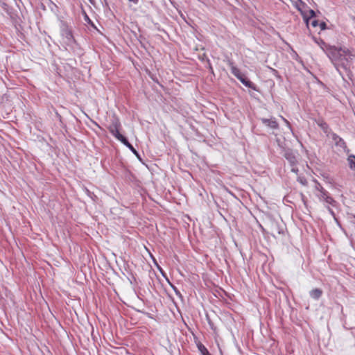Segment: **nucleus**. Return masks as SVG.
<instances>
[{"mask_svg": "<svg viewBox=\"0 0 355 355\" xmlns=\"http://www.w3.org/2000/svg\"><path fill=\"white\" fill-rule=\"evenodd\" d=\"M326 53L339 73L343 76V71L349 75L355 54L347 48L330 46Z\"/></svg>", "mask_w": 355, "mask_h": 355, "instance_id": "obj_1", "label": "nucleus"}, {"mask_svg": "<svg viewBox=\"0 0 355 355\" xmlns=\"http://www.w3.org/2000/svg\"><path fill=\"white\" fill-rule=\"evenodd\" d=\"M60 35L62 42L66 46V49H72L76 41L71 29L65 24H62L60 26Z\"/></svg>", "mask_w": 355, "mask_h": 355, "instance_id": "obj_2", "label": "nucleus"}, {"mask_svg": "<svg viewBox=\"0 0 355 355\" xmlns=\"http://www.w3.org/2000/svg\"><path fill=\"white\" fill-rule=\"evenodd\" d=\"M231 72L243 84L244 86L248 87L250 88L252 87L251 81L249 80V78L243 73L239 69H238L236 66L231 64Z\"/></svg>", "mask_w": 355, "mask_h": 355, "instance_id": "obj_3", "label": "nucleus"}, {"mask_svg": "<svg viewBox=\"0 0 355 355\" xmlns=\"http://www.w3.org/2000/svg\"><path fill=\"white\" fill-rule=\"evenodd\" d=\"M316 196L320 201L324 202L327 205H330L333 207H336L337 205V202L329 195V193L327 190L316 193Z\"/></svg>", "mask_w": 355, "mask_h": 355, "instance_id": "obj_4", "label": "nucleus"}, {"mask_svg": "<svg viewBox=\"0 0 355 355\" xmlns=\"http://www.w3.org/2000/svg\"><path fill=\"white\" fill-rule=\"evenodd\" d=\"M284 156L288 160L291 166H294L297 165V159L296 157V153L295 152H293L292 150H291V149L286 150Z\"/></svg>", "mask_w": 355, "mask_h": 355, "instance_id": "obj_5", "label": "nucleus"}, {"mask_svg": "<svg viewBox=\"0 0 355 355\" xmlns=\"http://www.w3.org/2000/svg\"><path fill=\"white\" fill-rule=\"evenodd\" d=\"M270 230L271 234L273 236H275V234H284V228L283 227L280 226L279 224L272 220L270 222Z\"/></svg>", "mask_w": 355, "mask_h": 355, "instance_id": "obj_6", "label": "nucleus"}, {"mask_svg": "<svg viewBox=\"0 0 355 355\" xmlns=\"http://www.w3.org/2000/svg\"><path fill=\"white\" fill-rule=\"evenodd\" d=\"M331 138L334 141L335 145L338 147L342 148L344 150L347 148V145L343 139L339 137L337 134L334 132H331Z\"/></svg>", "mask_w": 355, "mask_h": 355, "instance_id": "obj_7", "label": "nucleus"}, {"mask_svg": "<svg viewBox=\"0 0 355 355\" xmlns=\"http://www.w3.org/2000/svg\"><path fill=\"white\" fill-rule=\"evenodd\" d=\"M259 120L263 124L271 129H277L279 127L278 123L274 117H271L270 119L260 118Z\"/></svg>", "mask_w": 355, "mask_h": 355, "instance_id": "obj_8", "label": "nucleus"}, {"mask_svg": "<svg viewBox=\"0 0 355 355\" xmlns=\"http://www.w3.org/2000/svg\"><path fill=\"white\" fill-rule=\"evenodd\" d=\"M318 125L321 128L323 132L327 135L329 136L331 135V129L329 128L328 124L324 121L323 120H320L317 122Z\"/></svg>", "mask_w": 355, "mask_h": 355, "instance_id": "obj_9", "label": "nucleus"}, {"mask_svg": "<svg viewBox=\"0 0 355 355\" xmlns=\"http://www.w3.org/2000/svg\"><path fill=\"white\" fill-rule=\"evenodd\" d=\"M126 147H128L139 159H140L139 153L135 150L133 146L128 141L127 138L125 137L121 141Z\"/></svg>", "mask_w": 355, "mask_h": 355, "instance_id": "obj_10", "label": "nucleus"}, {"mask_svg": "<svg viewBox=\"0 0 355 355\" xmlns=\"http://www.w3.org/2000/svg\"><path fill=\"white\" fill-rule=\"evenodd\" d=\"M322 295V291L320 288H314L309 292V295L314 300H318Z\"/></svg>", "mask_w": 355, "mask_h": 355, "instance_id": "obj_11", "label": "nucleus"}, {"mask_svg": "<svg viewBox=\"0 0 355 355\" xmlns=\"http://www.w3.org/2000/svg\"><path fill=\"white\" fill-rule=\"evenodd\" d=\"M121 127V123L117 118H114L112 119L111 124L108 127V130L110 132H113L114 129H119Z\"/></svg>", "mask_w": 355, "mask_h": 355, "instance_id": "obj_12", "label": "nucleus"}, {"mask_svg": "<svg viewBox=\"0 0 355 355\" xmlns=\"http://www.w3.org/2000/svg\"><path fill=\"white\" fill-rule=\"evenodd\" d=\"M198 350L200 352L202 355H211L207 349L200 342L197 343Z\"/></svg>", "mask_w": 355, "mask_h": 355, "instance_id": "obj_13", "label": "nucleus"}, {"mask_svg": "<svg viewBox=\"0 0 355 355\" xmlns=\"http://www.w3.org/2000/svg\"><path fill=\"white\" fill-rule=\"evenodd\" d=\"M349 166L351 169H355V155H350L347 158Z\"/></svg>", "mask_w": 355, "mask_h": 355, "instance_id": "obj_14", "label": "nucleus"}, {"mask_svg": "<svg viewBox=\"0 0 355 355\" xmlns=\"http://www.w3.org/2000/svg\"><path fill=\"white\" fill-rule=\"evenodd\" d=\"M110 132L120 141H121V140L125 137L123 135H121L119 132V129H114L113 132Z\"/></svg>", "mask_w": 355, "mask_h": 355, "instance_id": "obj_15", "label": "nucleus"}, {"mask_svg": "<svg viewBox=\"0 0 355 355\" xmlns=\"http://www.w3.org/2000/svg\"><path fill=\"white\" fill-rule=\"evenodd\" d=\"M315 189L318 191V193L322 192V191L325 190L322 187V185L319 182H316Z\"/></svg>", "mask_w": 355, "mask_h": 355, "instance_id": "obj_16", "label": "nucleus"}, {"mask_svg": "<svg viewBox=\"0 0 355 355\" xmlns=\"http://www.w3.org/2000/svg\"><path fill=\"white\" fill-rule=\"evenodd\" d=\"M298 182L302 184V185H306L307 181L305 178L304 177H299L297 179Z\"/></svg>", "mask_w": 355, "mask_h": 355, "instance_id": "obj_17", "label": "nucleus"}, {"mask_svg": "<svg viewBox=\"0 0 355 355\" xmlns=\"http://www.w3.org/2000/svg\"><path fill=\"white\" fill-rule=\"evenodd\" d=\"M320 28V30H325L327 28V24L325 22H320L319 23V25H318Z\"/></svg>", "mask_w": 355, "mask_h": 355, "instance_id": "obj_18", "label": "nucleus"}, {"mask_svg": "<svg viewBox=\"0 0 355 355\" xmlns=\"http://www.w3.org/2000/svg\"><path fill=\"white\" fill-rule=\"evenodd\" d=\"M311 24L313 27H316L317 26L319 25V22L318 20L313 19L311 21Z\"/></svg>", "mask_w": 355, "mask_h": 355, "instance_id": "obj_19", "label": "nucleus"}, {"mask_svg": "<svg viewBox=\"0 0 355 355\" xmlns=\"http://www.w3.org/2000/svg\"><path fill=\"white\" fill-rule=\"evenodd\" d=\"M318 44L320 46L321 49L324 51V47H327V44H325V42L321 40L320 42H318Z\"/></svg>", "mask_w": 355, "mask_h": 355, "instance_id": "obj_20", "label": "nucleus"}, {"mask_svg": "<svg viewBox=\"0 0 355 355\" xmlns=\"http://www.w3.org/2000/svg\"><path fill=\"white\" fill-rule=\"evenodd\" d=\"M327 209L328 211L329 212V214H330L332 216L335 217L334 211L332 210V209H331L329 205H328V206H327Z\"/></svg>", "mask_w": 355, "mask_h": 355, "instance_id": "obj_21", "label": "nucleus"}, {"mask_svg": "<svg viewBox=\"0 0 355 355\" xmlns=\"http://www.w3.org/2000/svg\"><path fill=\"white\" fill-rule=\"evenodd\" d=\"M291 171L295 173H297L298 168H297L296 165L294 166H291Z\"/></svg>", "mask_w": 355, "mask_h": 355, "instance_id": "obj_22", "label": "nucleus"}, {"mask_svg": "<svg viewBox=\"0 0 355 355\" xmlns=\"http://www.w3.org/2000/svg\"><path fill=\"white\" fill-rule=\"evenodd\" d=\"M172 287H173V290H174V291H175V294H176L177 295L181 296V293H180V292L177 289V288H176V287H175L174 286H172Z\"/></svg>", "mask_w": 355, "mask_h": 355, "instance_id": "obj_23", "label": "nucleus"}, {"mask_svg": "<svg viewBox=\"0 0 355 355\" xmlns=\"http://www.w3.org/2000/svg\"><path fill=\"white\" fill-rule=\"evenodd\" d=\"M309 15H310V18H312V17H315V13L314 10H309Z\"/></svg>", "mask_w": 355, "mask_h": 355, "instance_id": "obj_24", "label": "nucleus"}, {"mask_svg": "<svg viewBox=\"0 0 355 355\" xmlns=\"http://www.w3.org/2000/svg\"><path fill=\"white\" fill-rule=\"evenodd\" d=\"M304 21H305L306 25L308 26L309 23V19H310L309 17H304Z\"/></svg>", "mask_w": 355, "mask_h": 355, "instance_id": "obj_25", "label": "nucleus"}, {"mask_svg": "<svg viewBox=\"0 0 355 355\" xmlns=\"http://www.w3.org/2000/svg\"><path fill=\"white\" fill-rule=\"evenodd\" d=\"M128 1H130V2H132V3H135V4H137L139 2V0H128Z\"/></svg>", "mask_w": 355, "mask_h": 355, "instance_id": "obj_26", "label": "nucleus"}, {"mask_svg": "<svg viewBox=\"0 0 355 355\" xmlns=\"http://www.w3.org/2000/svg\"><path fill=\"white\" fill-rule=\"evenodd\" d=\"M159 270L161 271V272L163 274L162 270L161 268L159 267Z\"/></svg>", "mask_w": 355, "mask_h": 355, "instance_id": "obj_27", "label": "nucleus"}, {"mask_svg": "<svg viewBox=\"0 0 355 355\" xmlns=\"http://www.w3.org/2000/svg\"><path fill=\"white\" fill-rule=\"evenodd\" d=\"M96 126H98L99 128H100V126L98 125V124L96 123Z\"/></svg>", "mask_w": 355, "mask_h": 355, "instance_id": "obj_28", "label": "nucleus"}]
</instances>
